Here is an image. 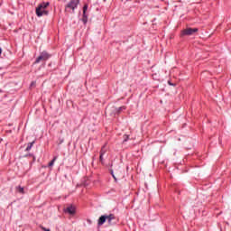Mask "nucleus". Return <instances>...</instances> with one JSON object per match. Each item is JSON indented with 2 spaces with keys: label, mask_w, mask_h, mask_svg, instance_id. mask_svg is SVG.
<instances>
[{
  "label": "nucleus",
  "mask_w": 231,
  "mask_h": 231,
  "mask_svg": "<svg viewBox=\"0 0 231 231\" xmlns=\"http://www.w3.org/2000/svg\"><path fill=\"white\" fill-rule=\"evenodd\" d=\"M47 6H50V2H43L39 4L36 7V15L37 17H42V15H48L49 12L46 10Z\"/></svg>",
  "instance_id": "obj_1"
},
{
  "label": "nucleus",
  "mask_w": 231,
  "mask_h": 231,
  "mask_svg": "<svg viewBox=\"0 0 231 231\" xmlns=\"http://www.w3.org/2000/svg\"><path fill=\"white\" fill-rule=\"evenodd\" d=\"M51 58V54L48 53V51H43L40 53V55L36 58L33 64H39L41 62H46V60H49Z\"/></svg>",
  "instance_id": "obj_2"
},
{
  "label": "nucleus",
  "mask_w": 231,
  "mask_h": 231,
  "mask_svg": "<svg viewBox=\"0 0 231 231\" xmlns=\"http://www.w3.org/2000/svg\"><path fill=\"white\" fill-rule=\"evenodd\" d=\"M115 219H116V217H115L114 214H110L108 216L104 215V216H101L97 220V225L99 226H102V225H104L106 221H108L109 225H111L112 221H115Z\"/></svg>",
  "instance_id": "obj_3"
},
{
  "label": "nucleus",
  "mask_w": 231,
  "mask_h": 231,
  "mask_svg": "<svg viewBox=\"0 0 231 231\" xmlns=\"http://www.w3.org/2000/svg\"><path fill=\"white\" fill-rule=\"evenodd\" d=\"M79 4L80 0H70L69 3L65 6V12H69L70 14H73Z\"/></svg>",
  "instance_id": "obj_4"
},
{
  "label": "nucleus",
  "mask_w": 231,
  "mask_h": 231,
  "mask_svg": "<svg viewBox=\"0 0 231 231\" xmlns=\"http://www.w3.org/2000/svg\"><path fill=\"white\" fill-rule=\"evenodd\" d=\"M198 31V28H187L182 31L181 35H194Z\"/></svg>",
  "instance_id": "obj_5"
},
{
  "label": "nucleus",
  "mask_w": 231,
  "mask_h": 231,
  "mask_svg": "<svg viewBox=\"0 0 231 231\" xmlns=\"http://www.w3.org/2000/svg\"><path fill=\"white\" fill-rule=\"evenodd\" d=\"M86 12H88V4H86L83 6V16H82V23L84 24H88V14H86Z\"/></svg>",
  "instance_id": "obj_6"
},
{
  "label": "nucleus",
  "mask_w": 231,
  "mask_h": 231,
  "mask_svg": "<svg viewBox=\"0 0 231 231\" xmlns=\"http://www.w3.org/2000/svg\"><path fill=\"white\" fill-rule=\"evenodd\" d=\"M64 212H67L68 214L73 216V214H75V207L69 206L64 209Z\"/></svg>",
  "instance_id": "obj_7"
},
{
  "label": "nucleus",
  "mask_w": 231,
  "mask_h": 231,
  "mask_svg": "<svg viewBox=\"0 0 231 231\" xmlns=\"http://www.w3.org/2000/svg\"><path fill=\"white\" fill-rule=\"evenodd\" d=\"M106 154V147L103 146L101 151H100V155H99V162H101V163L104 162V155Z\"/></svg>",
  "instance_id": "obj_8"
},
{
  "label": "nucleus",
  "mask_w": 231,
  "mask_h": 231,
  "mask_svg": "<svg viewBox=\"0 0 231 231\" xmlns=\"http://www.w3.org/2000/svg\"><path fill=\"white\" fill-rule=\"evenodd\" d=\"M33 143H35V142H32V143H29L27 147H26V151H32V147H33Z\"/></svg>",
  "instance_id": "obj_9"
},
{
  "label": "nucleus",
  "mask_w": 231,
  "mask_h": 231,
  "mask_svg": "<svg viewBox=\"0 0 231 231\" xmlns=\"http://www.w3.org/2000/svg\"><path fill=\"white\" fill-rule=\"evenodd\" d=\"M56 160H57V157H54L53 160L49 162V167H53Z\"/></svg>",
  "instance_id": "obj_10"
},
{
  "label": "nucleus",
  "mask_w": 231,
  "mask_h": 231,
  "mask_svg": "<svg viewBox=\"0 0 231 231\" xmlns=\"http://www.w3.org/2000/svg\"><path fill=\"white\" fill-rule=\"evenodd\" d=\"M17 190H18V192H20V194H24V188L19 186V187L17 188Z\"/></svg>",
  "instance_id": "obj_11"
},
{
  "label": "nucleus",
  "mask_w": 231,
  "mask_h": 231,
  "mask_svg": "<svg viewBox=\"0 0 231 231\" xmlns=\"http://www.w3.org/2000/svg\"><path fill=\"white\" fill-rule=\"evenodd\" d=\"M110 173L113 176L114 180H116V176H115V172L113 171V170H110Z\"/></svg>",
  "instance_id": "obj_12"
},
{
  "label": "nucleus",
  "mask_w": 231,
  "mask_h": 231,
  "mask_svg": "<svg viewBox=\"0 0 231 231\" xmlns=\"http://www.w3.org/2000/svg\"><path fill=\"white\" fill-rule=\"evenodd\" d=\"M127 140H129V135H125L124 136V142H127Z\"/></svg>",
  "instance_id": "obj_13"
},
{
  "label": "nucleus",
  "mask_w": 231,
  "mask_h": 231,
  "mask_svg": "<svg viewBox=\"0 0 231 231\" xmlns=\"http://www.w3.org/2000/svg\"><path fill=\"white\" fill-rule=\"evenodd\" d=\"M123 109H125V106L119 107L117 113H120V111H123Z\"/></svg>",
  "instance_id": "obj_14"
},
{
  "label": "nucleus",
  "mask_w": 231,
  "mask_h": 231,
  "mask_svg": "<svg viewBox=\"0 0 231 231\" xmlns=\"http://www.w3.org/2000/svg\"><path fill=\"white\" fill-rule=\"evenodd\" d=\"M42 230H43V231H51V230H50V229H48V228H46V227H42Z\"/></svg>",
  "instance_id": "obj_15"
},
{
  "label": "nucleus",
  "mask_w": 231,
  "mask_h": 231,
  "mask_svg": "<svg viewBox=\"0 0 231 231\" xmlns=\"http://www.w3.org/2000/svg\"><path fill=\"white\" fill-rule=\"evenodd\" d=\"M35 84H36V82H35V81H32V82L31 83V88H33V86H35Z\"/></svg>",
  "instance_id": "obj_16"
},
{
  "label": "nucleus",
  "mask_w": 231,
  "mask_h": 231,
  "mask_svg": "<svg viewBox=\"0 0 231 231\" xmlns=\"http://www.w3.org/2000/svg\"><path fill=\"white\" fill-rule=\"evenodd\" d=\"M168 84H169L170 86H176V84L171 83V81H168Z\"/></svg>",
  "instance_id": "obj_17"
}]
</instances>
